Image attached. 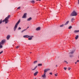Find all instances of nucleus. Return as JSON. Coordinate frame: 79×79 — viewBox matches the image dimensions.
<instances>
[{"label":"nucleus","mask_w":79,"mask_h":79,"mask_svg":"<svg viewBox=\"0 0 79 79\" xmlns=\"http://www.w3.org/2000/svg\"><path fill=\"white\" fill-rule=\"evenodd\" d=\"M21 21V20L20 19H19L18 21L17 22V23L15 25V27L14 28V31H15L16 29H17V27H18V25L19 24V23H20Z\"/></svg>","instance_id":"f257e3e1"},{"label":"nucleus","mask_w":79,"mask_h":79,"mask_svg":"<svg viewBox=\"0 0 79 79\" xmlns=\"http://www.w3.org/2000/svg\"><path fill=\"white\" fill-rule=\"evenodd\" d=\"M10 15H8L4 19V20H3V22H5V21L6 24H7V23H8V19H9V18H10Z\"/></svg>","instance_id":"f03ea898"},{"label":"nucleus","mask_w":79,"mask_h":79,"mask_svg":"<svg viewBox=\"0 0 79 79\" xmlns=\"http://www.w3.org/2000/svg\"><path fill=\"white\" fill-rule=\"evenodd\" d=\"M77 16V13L75 10H74L70 15L71 16Z\"/></svg>","instance_id":"7ed1b4c3"},{"label":"nucleus","mask_w":79,"mask_h":79,"mask_svg":"<svg viewBox=\"0 0 79 79\" xmlns=\"http://www.w3.org/2000/svg\"><path fill=\"white\" fill-rule=\"evenodd\" d=\"M5 43V40H3L1 41V42H0V43L2 45H3L4 43Z\"/></svg>","instance_id":"20e7f679"},{"label":"nucleus","mask_w":79,"mask_h":79,"mask_svg":"<svg viewBox=\"0 0 79 79\" xmlns=\"http://www.w3.org/2000/svg\"><path fill=\"white\" fill-rule=\"evenodd\" d=\"M46 74L44 73V74L42 75V77H43V79H46Z\"/></svg>","instance_id":"39448f33"},{"label":"nucleus","mask_w":79,"mask_h":79,"mask_svg":"<svg viewBox=\"0 0 79 79\" xmlns=\"http://www.w3.org/2000/svg\"><path fill=\"white\" fill-rule=\"evenodd\" d=\"M50 70V69H46L44 70V74H46V72H47L48 71H49Z\"/></svg>","instance_id":"423d86ee"},{"label":"nucleus","mask_w":79,"mask_h":79,"mask_svg":"<svg viewBox=\"0 0 79 79\" xmlns=\"http://www.w3.org/2000/svg\"><path fill=\"white\" fill-rule=\"evenodd\" d=\"M31 37V36L27 35H24L23 36V37H24V38H29V37Z\"/></svg>","instance_id":"0eeeda50"},{"label":"nucleus","mask_w":79,"mask_h":79,"mask_svg":"<svg viewBox=\"0 0 79 79\" xmlns=\"http://www.w3.org/2000/svg\"><path fill=\"white\" fill-rule=\"evenodd\" d=\"M26 15H27V13H25L23 15L22 17V18H26Z\"/></svg>","instance_id":"6e6552de"},{"label":"nucleus","mask_w":79,"mask_h":79,"mask_svg":"<svg viewBox=\"0 0 79 79\" xmlns=\"http://www.w3.org/2000/svg\"><path fill=\"white\" fill-rule=\"evenodd\" d=\"M10 37H11V36L10 35H7L6 37L7 39V40H9V39H10Z\"/></svg>","instance_id":"1a4fd4ad"},{"label":"nucleus","mask_w":79,"mask_h":79,"mask_svg":"<svg viewBox=\"0 0 79 79\" xmlns=\"http://www.w3.org/2000/svg\"><path fill=\"white\" fill-rule=\"evenodd\" d=\"M40 27H38L36 29V31H40Z\"/></svg>","instance_id":"9d476101"},{"label":"nucleus","mask_w":79,"mask_h":79,"mask_svg":"<svg viewBox=\"0 0 79 79\" xmlns=\"http://www.w3.org/2000/svg\"><path fill=\"white\" fill-rule=\"evenodd\" d=\"M32 19V18L30 17L29 18L27 19V21H31Z\"/></svg>","instance_id":"9b49d317"},{"label":"nucleus","mask_w":79,"mask_h":79,"mask_svg":"<svg viewBox=\"0 0 79 79\" xmlns=\"http://www.w3.org/2000/svg\"><path fill=\"white\" fill-rule=\"evenodd\" d=\"M37 74H38V72H36L34 73V76H35L37 75Z\"/></svg>","instance_id":"f8f14e48"},{"label":"nucleus","mask_w":79,"mask_h":79,"mask_svg":"<svg viewBox=\"0 0 79 79\" xmlns=\"http://www.w3.org/2000/svg\"><path fill=\"white\" fill-rule=\"evenodd\" d=\"M69 21H68L64 24V25L65 26H66V25H67L68 23H69Z\"/></svg>","instance_id":"ddd939ff"},{"label":"nucleus","mask_w":79,"mask_h":79,"mask_svg":"<svg viewBox=\"0 0 79 79\" xmlns=\"http://www.w3.org/2000/svg\"><path fill=\"white\" fill-rule=\"evenodd\" d=\"M37 66H35L34 68V69H32V71H34V70H35V69H36L37 68Z\"/></svg>","instance_id":"4468645a"},{"label":"nucleus","mask_w":79,"mask_h":79,"mask_svg":"<svg viewBox=\"0 0 79 79\" xmlns=\"http://www.w3.org/2000/svg\"><path fill=\"white\" fill-rule=\"evenodd\" d=\"M2 45V44L0 43V48H3V46Z\"/></svg>","instance_id":"2eb2a0df"},{"label":"nucleus","mask_w":79,"mask_h":79,"mask_svg":"<svg viewBox=\"0 0 79 79\" xmlns=\"http://www.w3.org/2000/svg\"><path fill=\"white\" fill-rule=\"evenodd\" d=\"M79 30H75L74 31V32L75 33H77V32H79Z\"/></svg>","instance_id":"dca6fc26"},{"label":"nucleus","mask_w":79,"mask_h":79,"mask_svg":"<svg viewBox=\"0 0 79 79\" xmlns=\"http://www.w3.org/2000/svg\"><path fill=\"white\" fill-rule=\"evenodd\" d=\"M38 66H42V64H38Z\"/></svg>","instance_id":"f3484780"},{"label":"nucleus","mask_w":79,"mask_h":79,"mask_svg":"<svg viewBox=\"0 0 79 79\" xmlns=\"http://www.w3.org/2000/svg\"><path fill=\"white\" fill-rule=\"evenodd\" d=\"M78 37H79V35H77L76 36V37H75V39L76 40H77L78 39Z\"/></svg>","instance_id":"a211bd4d"},{"label":"nucleus","mask_w":79,"mask_h":79,"mask_svg":"<svg viewBox=\"0 0 79 79\" xmlns=\"http://www.w3.org/2000/svg\"><path fill=\"white\" fill-rule=\"evenodd\" d=\"M74 53V51H73L72 52H70V54H73Z\"/></svg>","instance_id":"6ab92c4d"},{"label":"nucleus","mask_w":79,"mask_h":79,"mask_svg":"<svg viewBox=\"0 0 79 79\" xmlns=\"http://www.w3.org/2000/svg\"><path fill=\"white\" fill-rule=\"evenodd\" d=\"M72 26H70L69 27L68 29H71V28H72Z\"/></svg>","instance_id":"aec40b11"},{"label":"nucleus","mask_w":79,"mask_h":79,"mask_svg":"<svg viewBox=\"0 0 79 79\" xmlns=\"http://www.w3.org/2000/svg\"><path fill=\"white\" fill-rule=\"evenodd\" d=\"M74 20V19L73 18H72L71 19V22H73V21Z\"/></svg>","instance_id":"412c9836"},{"label":"nucleus","mask_w":79,"mask_h":79,"mask_svg":"<svg viewBox=\"0 0 79 79\" xmlns=\"http://www.w3.org/2000/svg\"><path fill=\"white\" fill-rule=\"evenodd\" d=\"M26 30H27V29H24V30H23L21 31L22 33H23V32L24 31H26Z\"/></svg>","instance_id":"4be33fe9"},{"label":"nucleus","mask_w":79,"mask_h":79,"mask_svg":"<svg viewBox=\"0 0 79 79\" xmlns=\"http://www.w3.org/2000/svg\"><path fill=\"white\" fill-rule=\"evenodd\" d=\"M32 37H30V38H28V39L29 40H32Z\"/></svg>","instance_id":"5701e85b"},{"label":"nucleus","mask_w":79,"mask_h":79,"mask_svg":"<svg viewBox=\"0 0 79 79\" xmlns=\"http://www.w3.org/2000/svg\"><path fill=\"white\" fill-rule=\"evenodd\" d=\"M31 3H35V2H34V1H31Z\"/></svg>","instance_id":"b1692460"},{"label":"nucleus","mask_w":79,"mask_h":79,"mask_svg":"<svg viewBox=\"0 0 79 79\" xmlns=\"http://www.w3.org/2000/svg\"><path fill=\"white\" fill-rule=\"evenodd\" d=\"M37 61H34V64H36V63H37Z\"/></svg>","instance_id":"393cba45"},{"label":"nucleus","mask_w":79,"mask_h":79,"mask_svg":"<svg viewBox=\"0 0 79 79\" xmlns=\"http://www.w3.org/2000/svg\"><path fill=\"white\" fill-rule=\"evenodd\" d=\"M2 19L0 20V24H1V23H2V22H3V21H2Z\"/></svg>","instance_id":"a878e982"},{"label":"nucleus","mask_w":79,"mask_h":79,"mask_svg":"<svg viewBox=\"0 0 79 79\" xmlns=\"http://www.w3.org/2000/svg\"><path fill=\"white\" fill-rule=\"evenodd\" d=\"M70 58H72V57H73V55H70Z\"/></svg>","instance_id":"bb28decb"},{"label":"nucleus","mask_w":79,"mask_h":79,"mask_svg":"<svg viewBox=\"0 0 79 79\" xmlns=\"http://www.w3.org/2000/svg\"><path fill=\"white\" fill-rule=\"evenodd\" d=\"M63 26H64V24H62V25L60 26V27H63Z\"/></svg>","instance_id":"cd10ccee"},{"label":"nucleus","mask_w":79,"mask_h":79,"mask_svg":"<svg viewBox=\"0 0 79 79\" xmlns=\"http://www.w3.org/2000/svg\"><path fill=\"white\" fill-rule=\"evenodd\" d=\"M19 46H18L16 47V48H19Z\"/></svg>","instance_id":"c85d7f7f"},{"label":"nucleus","mask_w":79,"mask_h":79,"mask_svg":"<svg viewBox=\"0 0 79 79\" xmlns=\"http://www.w3.org/2000/svg\"><path fill=\"white\" fill-rule=\"evenodd\" d=\"M21 29V28L20 27H19L18 29V30H19L20 29Z\"/></svg>","instance_id":"c756f323"},{"label":"nucleus","mask_w":79,"mask_h":79,"mask_svg":"<svg viewBox=\"0 0 79 79\" xmlns=\"http://www.w3.org/2000/svg\"><path fill=\"white\" fill-rule=\"evenodd\" d=\"M3 51L1 52H0V54H2V53H3Z\"/></svg>","instance_id":"7c9ffc66"},{"label":"nucleus","mask_w":79,"mask_h":79,"mask_svg":"<svg viewBox=\"0 0 79 79\" xmlns=\"http://www.w3.org/2000/svg\"><path fill=\"white\" fill-rule=\"evenodd\" d=\"M64 70H66V69H67L66 68L64 67Z\"/></svg>","instance_id":"2f4dec72"},{"label":"nucleus","mask_w":79,"mask_h":79,"mask_svg":"<svg viewBox=\"0 0 79 79\" xmlns=\"http://www.w3.org/2000/svg\"><path fill=\"white\" fill-rule=\"evenodd\" d=\"M54 75H55V76H56V77L57 76V74H55Z\"/></svg>","instance_id":"473e14b6"},{"label":"nucleus","mask_w":79,"mask_h":79,"mask_svg":"<svg viewBox=\"0 0 79 79\" xmlns=\"http://www.w3.org/2000/svg\"><path fill=\"white\" fill-rule=\"evenodd\" d=\"M49 74H50V75H52V73H50Z\"/></svg>","instance_id":"72a5a7b5"},{"label":"nucleus","mask_w":79,"mask_h":79,"mask_svg":"<svg viewBox=\"0 0 79 79\" xmlns=\"http://www.w3.org/2000/svg\"><path fill=\"white\" fill-rule=\"evenodd\" d=\"M70 69H71V68H68L69 71V70H70Z\"/></svg>","instance_id":"f704fd0d"},{"label":"nucleus","mask_w":79,"mask_h":79,"mask_svg":"<svg viewBox=\"0 0 79 79\" xmlns=\"http://www.w3.org/2000/svg\"><path fill=\"white\" fill-rule=\"evenodd\" d=\"M20 8H21L20 7H19L17 9H20Z\"/></svg>","instance_id":"c9c22d12"},{"label":"nucleus","mask_w":79,"mask_h":79,"mask_svg":"<svg viewBox=\"0 0 79 79\" xmlns=\"http://www.w3.org/2000/svg\"><path fill=\"white\" fill-rule=\"evenodd\" d=\"M31 38H32V37H34V36H31Z\"/></svg>","instance_id":"e433bc0d"},{"label":"nucleus","mask_w":79,"mask_h":79,"mask_svg":"<svg viewBox=\"0 0 79 79\" xmlns=\"http://www.w3.org/2000/svg\"><path fill=\"white\" fill-rule=\"evenodd\" d=\"M64 62L65 63H67V61H66V60H64Z\"/></svg>","instance_id":"4c0bfd02"},{"label":"nucleus","mask_w":79,"mask_h":79,"mask_svg":"<svg viewBox=\"0 0 79 79\" xmlns=\"http://www.w3.org/2000/svg\"><path fill=\"white\" fill-rule=\"evenodd\" d=\"M78 4H79V0H78Z\"/></svg>","instance_id":"58836bf2"},{"label":"nucleus","mask_w":79,"mask_h":79,"mask_svg":"<svg viewBox=\"0 0 79 79\" xmlns=\"http://www.w3.org/2000/svg\"><path fill=\"white\" fill-rule=\"evenodd\" d=\"M77 62H79V60H77Z\"/></svg>","instance_id":"ea45409f"},{"label":"nucleus","mask_w":79,"mask_h":79,"mask_svg":"<svg viewBox=\"0 0 79 79\" xmlns=\"http://www.w3.org/2000/svg\"><path fill=\"white\" fill-rule=\"evenodd\" d=\"M36 1H40L41 0H36Z\"/></svg>","instance_id":"a19ab883"},{"label":"nucleus","mask_w":79,"mask_h":79,"mask_svg":"<svg viewBox=\"0 0 79 79\" xmlns=\"http://www.w3.org/2000/svg\"><path fill=\"white\" fill-rule=\"evenodd\" d=\"M29 27H27V29H28V28H29Z\"/></svg>","instance_id":"79ce46f5"},{"label":"nucleus","mask_w":79,"mask_h":79,"mask_svg":"<svg viewBox=\"0 0 79 79\" xmlns=\"http://www.w3.org/2000/svg\"><path fill=\"white\" fill-rule=\"evenodd\" d=\"M77 62H75V64H77Z\"/></svg>","instance_id":"37998d69"},{"label":"nucleus","mask_w":79,"mask_h":79,"mask_svg":"<svg viewBox=\"0 0 79 79\" xmlns=\"http://www.w3.org/2000/svg\"><path fill=\"white\" fill-rule=\"evenodd\" d=\"M56 67H57V66H58V65H56Z\"/></svg>","instance_id":"c03bdc74"},{"label":"nucleus","mask_w":79,"mask_h":79,"mask_svg":"<svg viewBox=\"0 0 79 79\" xmlns=\"http://www.w3.org/2000/svg\"><path fill=\"white\" fill-rule=\"evenodd\" d=\"M67 64H68V62H66Z\"/></svg>","instance_id":"a18cd8bd"},{"label":"nucleus","mask_w":79,"mask_h":79,"mask_svg":"<svg viewBox=\"0 0 79 79\" xmlns=\"http://www.w3.org/2000/svg\"><path fill=\"white\" fill-rule=\"evenodd\" d=\"M67 64H68V62H66Z\"/></svg>","instance_id":"49530a36"},{"label":"nucleus","mask_w":79,"mask_h":79,"mask_svg":"<svg viewBox=\"0 0 79 79\" xmlns=\"http://www.w3.org/2000/svg\"><path fill=\"white\" fill-rule=\"evenodd\" d=\"M30 53H32V52H30Z\"/></svg>","instance_id":"de8ad7c7"},{"label":"nucleus","mask_w":79,"mask_h":79,"mask_svg":"<svg viewBox=\"0 0 79 79\" xmlns=\"http://www.w3.org/2000/svg\"><path fill=\"white\" fill-rule=\"evenodd\" d=\"M35 79H36V78H35Z\"/></svg>","instance_id":"09e8293b"}]
</instances>
